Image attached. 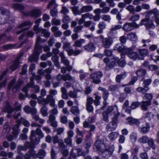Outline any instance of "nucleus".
Listing matches in <instances>:
<instances>
[{"label": "nucleus", "mask_w": 159, "mask_h": 159, "mask_svg": "<svg viewBox=\"0 0 159 159\" xmlns=\"http://www.w3.org/2000/svg\"><path fill=\"white\" fill-rule=\"evenodd\" d=\"M143 25L145 26L147 30H149L150 29H154L155 27V26L152 21L146 18L141 20L139 24H136L135 26L136 27L138 28L140 26Z\"/></svg>", "instance_id": "obj_7"}, {"label": "nucleus", "mask_w": 159, "mask_h": 159, "mask_svg": "<svg viewBox=\"0 0 159 159\" xmlns=\"http://www.w3.org/2000/svg\"><path fill=\"white\" fill-rule=\"evenodd\" d=\"M140 105V103L138 102H134L132 103L130 108L132 109H135Z\"/></svg>", "instance_id": "obj_60"}, {"label": "nucleus", "mask_w": 159, "mask_h": 159, "mask_svg": "<svg viewBox=\"0 0 159 159\" xmlns=\"http://www.w3.org/2000/svg\"><path fill=\"white\" fill-rule=\"evenodd\" d=\"M126 9L129 11L130 14H134L135 13V9L132 5H129L126 7Z\"/></svg>", "instance_id": "obj_55"}, {"label": "nucleus", "mask_w": 159, "mask_h": 159, "mask_svg": "<svg viewBox=\"0 0 159 159\" xmlns=\"http://www.w3.org/2000/svg\"><path fill=\"white\" fill-rule=\"evenodd\" d=\"M152 81L151 78L144 80L143 83V87H149L148 86L151 84Z\"/></svg>", "instance_id": "obj_50"}, {"label": "nucleus", "mask_w": 159, "mask_h": 159, "mask_svg": "<svg viewBox=\"0 0 159 159\" xmlns=\"http://www.w3.org/2000/svg\"><path fill=\"white\" fill-rule=\"evenodd\" d=\"M127 94L125 93H120L119 98V102H123Z\"/></svg>", "instance_id": "obj_63"}, {"label": "nucleus", "mask_w": 159, "mask_h": 159, "mask_svg": "<svg viewBox=\"0 0 159 159\" xmlns=\"http://www.w3.org/2000/svg\"><path fill=\"white\" fill-rule=\"evenodd\" d=\"M126 77V75L125 73L121 74L119 75H117L116 78V80L117 82L120 83L122 79H124Z\"/></svg>", "instance_id": "obj_47"}, {"label": "nucleus", "mask_w": 159, "mask_h": 159, "mask_svg": "<svg viewBox=\"0 0 159 159\" xmlns=\"http://www.w3.org/2000/svg\"><path fill=\"white\" fill-rule=\"evenodd\" d=\"M23 81L21 80H19L17 83L15 85L13 88L12 90L13 92L15 93L18 91L20 87L23 84Z\"/></svg>", "instance_id": "obj_39"}, {"label": "nucleus", "mask_w": 159, "mask_h": 159, "mask_svg": "<svg viewBox=\"0 0 159 159\" xmlns=\"http://www.w3.org/2000/svg\"><path fill=\"white\" fill-rule=\"evenodd\" d=\"M52 60L56 66L58 68H60L61 66L59 62V57L57 55H54L52 56Z\"/></svg>", "instance_id": "obj_31"}, {"label": "nucleus", "mask_w": 159, "mask_h": 159, "mask_svg": "<svg viewBox=\"0 0 159 159\" xmlns=\"http://www.w3.org/2000/svg\"><path fill=\"white\" fill-rule=\"evenodd\" d=\"M102 19L105 21H108V22H110L111 17L109 15H103L101 16Z\"/></svg>", "instance_id": "obj_57"}, {"label": "nucleus", "mask_w": 159, "mask_h": 159, "mask_svg": "<svg viewBox=\"0 0 159 159\" xmlns=\"http://www.w3.org/2000/svg\"><path fill=\"white\" fill-rule=\"evenodd\" d=\"M44 134L41 129L37 128L35 130H32L31 131L30 139L34 144H37L40 142V139L44 137Z\"/></svg>", "instance_id": "obj_2"}, {"label": "nucleus", "mask_w": 159, "mask_h": 159, "mask_svg": "<svg viewBox=\"0 0 159 159\" xmlns=\"http://www.w3.org/2000/svg\"><path fill=\"white\" fill-rule=\"evenodd\" d=\"M85 41L84 39H81L75 41L74 44L73 45V46L81 47L82 44L85 43Z\"/></svg>", "instance_id": "obj_36"}, {"label": "nucleus", "mask_w": 159, "mask_h": 159, "mask_svg": "<svg viewBox=\"0 0 159 159\" xmlns=\"http://www.w3.org/2000/svg\"><path fill=\"white\" fill-rule=\"evenodd\" d=\"M135 74L139 77H143L147 74V70L143 69H139L136 71Z\"/></svg>", "instance_id": "obj_28"}, {"label": "nucleus", "mask_w": 159, "mask_h": 159, "mask_svg": "<svg viewBox=\"0 0 159 159\" xmlns=\"http://www.w3.org/2000/svg\"><path fill=\"white\" fill-rule=\"evenodd\" d=\"M33 85V84L32 83L28 84L25 86L22 89V91L23 92L25 93L26 96L29 98H31L34 99H36L37 98L36 95L34 94H32L30 96H29L28 93V89L32 87Z\"/></svg>", "instance_id": "obj_18"}, {"label": "nucleus", "mask_w": 159, "mask_h": 159, "mask_svg": "<svg viewBox=\"0 0 159 159\" xmlns=\"http://www.w3.org/2000/svg\"><path fill=\"white\" fill-rule=\"evenodd\" d=\"M128 123L131 125H136L139 126L140 124V121L137 119H134L132 117H129L127 118Z\"/></svg>", "instance_id": "obj_26"}, {"label": "nucleus", "mask_w": 159, "mask_h": 159, "mask_svg": "<svg viewBox=\"0 0 159 159\" xmlns=\"http://www.w3.org/2000/svg\"><path fill=\"white\" fill-rule=\"evenodd\" d=\"M119 89V86L115 85H111L108 88L109 90L112 92V93H114L118 91Z\"/></svg>", "instance_id": "obj_37"}, {"label": "nucleus", "mask_w": 159, "mask_h": 159, "mask_svg": "<svg viewBox=\"0 0 159 159\" xmlns=\"http://www.w3.org/2000/svg\"><path fill=\"white\" fill-rule=\"evenodd\" d=\"M59 55L61 57V63H63L66 66L70 64V62L66 58L63 52H60Z\"/></svg>", "instance_id": "obj_27"}, {"label": "nucleus", "mask_w": 159, "mask_h": 159, "mask_svg": "<svg viewBox=\"0 0 159 159\" xmlns=\"http://www.w3.org/2000/svg\"><path fill=\"white\" fill-rule=\"evenodd\" d=\"M40 111L43 116L45 117L48 116L47 108L45 106H44L41 109Z\"/></svg>", "instance_id": "obj_53"}, {"label": "nucleus", "mask_w": 159, "mask_h": 159, "mask_svg": "<svg viewBox=\"0 0 159 159\" xmlns=\"http://www.w3.org/2000/svg\"><path fill=\"white\" fill-rule=\"evenodd\" d=\"M135 48V46L134 45L131 47L127 48L125 51V53L129 57L133 60H143V57H140L138 52L134 51Z\"/></svg>", "instance_id": "obj_4"}, {"label": "nucleus", "mask_w": 159, "mask_h": 159, "mask_svg": "<svg viewBox=\"0 0 159 159\" xmlns=\"http://www.w3.org/2000/svg\"><path fill=\"white\" fill-rule=\"evenodd\" d=\"M116 110H117V108L118 109L117 107V106H116ZM114 110V108L112 106H110L108 107L107 108V110L106 111H105L106 112H107V113L108 114H110L112 113L114 114H114L113 113L114 112H115L116 113H117V110H116V111H113V110Z\"/></svg>", "instance_id": "obj_54"}, {"label": "nucleus", "mask_w": 159, "mask_h": 159, "mask_svg": "<svg viewBox=\"0 0 159 159\" xmlns=\"http://www.w3.org/2000/svg\"><path fill=\"white\" fill-rule=\"evenodd\" d=\"M147 16L150 17L154 16L156 18H158L159 17V11L157 9L155 8L149 11L147 14Z\"/></svg>", "instance_id": "obj_24"}, {"label": "nucleus", "mask_w": 159, "mask_h": 159, "mask_svg": "<svg viewBox=\"0 0 159 159\" xmlns=\"http://www.w3.org/2000/svg\"><path fill=\"white\" fill-rule=\"evenodd\" d=\"M55 100L52 96L50 95H48L47 96L46 98L45 99V105L49 103L50 105L54 107L55 106Z\"/></svg>", "instance_id": "obj_21"}, {"label": "nucleus", "mask_w": 159, "mask_h": 159, "mask_svg": "<svg viewBox=\"0 0 159 159\" xmlns=\"http://www.w3.org/2000/svg\"><path fill=\"white\" fill-rule=\"evenodd\" d=\"M64 142L67 145H69L70 146H72V141L71 138L68 137L64 139Z\"/></svg>", "instance_id": "obj_64"}, {"label": "nucleus", "mask_w": 159, "mask_h": 159, "mask_svg": "<svg viewBox=\"0 0 159 159\" xmlns=\"http://www.w3.org/2000/svg\"><path fill=\"white\" fill-rule=\"evenodd\" d=\"M71 9L73 14L75 15H80L81 14V11L79 10V7L77 6H75L71 7Z\"/></svg>", "instance_id": "obj_42"}, {"label": "nucleus", "mask_w": 159, "mask_h": 159, "mask_svg": "<svg viewBox=\"0 0 159 159\" xmlns=\"http://www.w3.org/2000/svg\"><path fill=\"white\" fill-rule=\"evenodd\" d=\"M34 35V33L32 31H29L25 33H23L22 35L20 37V39H22L24 37L26 36L30 38H32Z\"/></svg>", "instance_id": "obj_34"}, {"label": "nucleus", "mask_w": 159, "mask_h": 159, "mask_svg": "<svg viewBox=\"0 0 159 159\" xmlns=\"http://www.w3.org/2000/svg\"><path fill=\"white\" fill-rule=\"evenodd\" d=\"M33 25V23L30 20L25 21L19 25V27L22 30L16 32L17 34H19L22 31L29 29Z\"/></svg>", "instance_id": "obj_12"}, {"label": "nucleus", "mask_w": 159, "mask_h": 159, "mask_svg": "<svg viewBox=\"0 0 159 159\" xmlns=\"http://www.w3.org/2000/svg\"><path fill=\"white\" fill-rule=\"evenodd\" d=\"M153 113L150 112H147L144 115V117L146 121H150L154 117Z\"/></svg>", "instance_id": "obj_33"}, {"label": "nucleus", "mask_w": 159, "mask_h": 159, "mask_svg": "<svg viewBox=\"0 0 159 159\" xmlns=\"http://www.w3.org/2000/svg\"><path fill=\"white\" fill-rule=\"evenodd\" d=\"M69 11V10L67 8L63 5H62V9L61 11V13L64 14V15H65L66 13H68Z\"/></svg>", "instance_id": "obj_62"}, {"label": "nucleus", "mask_w": 159, "mask_h": 159, "mask_svg": "<svg viewBox=\"0 0 159 159\" xmlns=\"http://www.w3.org/2000/svg\"><path fill=\"white\" fill-rule=\"evenodd\" d=\"M100 141L98 140L96 141L95 145L98 150L102 153L103 157L104 158H107L111 156L114 150V147L111 146L106 149H103L102 147L104 145L100 143Z\"/></svg>", "instance_id": "obj_3"}, {"label": "nucleus", "mask_w": 159, "mask_h": 159, "mask_svg": "<svg viewBox=\"0 0 159 159\" xmlns=\"http://www.w3.org/2000/svg\"><path fill=\"white\" fill-rule=\"evenodd\" d=\"M118 134L116 132H111L108 134V137L111 140H114L118 136Z\"/></svg>", "instance_id": "obj_43"}, {"label": "nucleus", "mask_w": 159, "mask_h": 159, "mask_svg": "<svg viewBox=\"0 0 159 159\" xmlns=\"http://www.w3.org/2000/svg\"><path fill=\"white\" fill-rule=\"evenodd\" d=\"M30 15L32 17H38L41 16V11L39 9H34L30 12Z\"/></svg>", "instance_id": "obj_30"}, {"label": "nucleus", "mask_w": 159, "mask_h": 159, "mask_svg": "<svg viewBox=\"0 0 159 159\" xmlns=\"http://www.w3.org/2000/svg\"><path fill=\"white\" fill-rule=\"evenodd\" d=\"M1 14H0V24L7 23L9 19L10 12L7 9L3 8H2L0 10Z\"/></svg>", "instance_id": "obj_8"}, {"label": "nucleus", "mask_w": 159, "mask_h": 159, "mask_svg": "<svg viewBox=\"0 0 159 159\" xmlns=\"http://www.w3.org/2000/svg\"><path fill=\"white\" fill-rule=\"evenodd\" d=\"M116 48L118 49V50L119 52H122L123 51H124L125 52V51L126 48H125L124 47V46H122V44H118L116 45Z\"/></svg>", "instance_id": "obj_61"}, {"label": "nucleus", "mask_w": 159, "mask_h": 159, "mask_svg": "<svg viewBox=\"0 0 159 159\" xmlns=\"http://www.w3.org/2000/svg\"><path fill=\"white\" fill-rule=\"evenodd\" d=\"M139 52L140 55L143 57L146 56L149 54L148 50L146 49H142L139 50Z\"/></svg>", "instance_id": "obj_51"}, {"label": "nucleus", "mask_w": 159, "mask_h": 159, "mask_svg": "<svg viewBox=\"0 0 159 159\" xmlns=\"http://www.w3.org/2000/svg\"><path fill=\"white\" fill-rule=\"evenodd\" d=\"M151 104V101H143L140 102L141 109L143 111H147L148 109V107Z\"/></svg>", "instance_id": "obj_23"}, {"label": "nucleus", "mask_w": 159, "mask_h": 159, "mask_svg": "<svg viewBox=\"0 0 159 159\" xmlns=\"http://www.w3.org/2000/svg\"><path fill=\"white\" fill-rule=\"evenodd\" d=\"M22 55V53H20L15 60L13 64L11 67V69L12 71H14L19 67V65L20 64L19 61Z\"/></svg>", "instance_id": "obj_19"}, {"label": "nucleus", "mask_w": 159, "mask_h": 159, "mask_svg": "<svg viewBox=\"0 0 159 159\" xmlns=\"http://www.w3.org/2000/svg\"><path fill=\"white\" fill-rule=\"evenodd\" d=\"M117 113L114 112V116L112 118L111 122L108 124L106 126V129L107 131H112L115 130L117 126V124L118 122V117L120 116V113L118 111L117 108Z\"/></svg>", "instance_id": "obj_5"}, {"label": "nucleus", "mask_w": 159, "mask_h": 159, "mask_svg": "<svg viewBox=\"0 0 159 159\" xmlns=\"http://www.w3.org/2000/svg\"><path fill=\"white\" fill-rule=\"evenodd\" d=\"M33 29L37 34L41 32V36H42L48 38L50 36V33L48 30L43 29L42 27H39L38 25H35L34 26Z\"/></svg>", "instance_id": "obj_9"}, {"label": "nucleus", "mask_w": 159, "mask_h": 159, "mask_svg": "<svg viewBox=\"0 0 159 159\" xmlns=\"http://www.w3.org/2000/svg\"><path fill=\"white\" fill-rule=\"evenodd\" d=\"M33 118L36 121H38L39 123L42 125L45 122L44 120L40 118L37 115H35L33 116Z\"/></svg>", "instance_id": "obj_52"}, {"label": "nucleus", "mask_w": 159, "mask_h": 159, "mask_svg": "<svg viewBox=\"0 0 159 159\" xmlns=\"http://www.w3.org/2000/svg\"><path fill=\"white\" fill-rule=\"evenodd\" d=\"M98 89L102 92V97L103 99L107 100L109 94L108 90L100 86L98 88Z\"/></svg>", "instance_id": "obj_25"}, {"label": "nucleus", "mask_w": 159, "mask_h": 159, "mask_svg": "<svg viewBox=\"0 0 159 159\" xmlns=\"http://www.w3.org/2000/svg\"><path fill=\"white\" fill-rule=\"evenodd\" d=\"M95 99L93 101V98L90 97V104L94 102V103L96 106L99 105L100 103L99 100L101 99V97L98 95H95Z\"/></svg>", "instance_id": "obj_32"}, {"label": "nucleus", "mask_w": 159, "mask_h": 159, "mask_svg": "<svg viewBox=\"0 0 159 159\" xmlns=\"http://www.w3.org/2000/svg\"><path fill=\"white\" fill-rule=\"evenodd\" d=\"M102 74L100 71H98L91 74L90 77L93 79V82L95 84H98L101 82V78Z\"/></svg>", "instance_id": "obj_14"}, {"label": "nucleus", "mask_w": 159, "mask_h": 159, "mask_svg": "<svg viewBox=\"0 0 159 159\" xmlns=\"http://www.w3.org/2000/svg\"><path fill=\"white\" fill-rule=\"evenodd\" d=\"M149 89V87H139L136 89L137 92L141 93L144 94L146 92L148 91Z\"/></svg>", "instance_id": "obj_38"}, {"label": "nucleus", "mask_w": 159, "mask_h": 159, "mask_svg": "<svg viewBox=\"0 0 159 159\" xmlns=\"http://www.w3.org/2000/svg\"><path fill=\"white\" fill-rule=\"evenodd\" d=\"M127 38L130 40L135 42L137 40V37L135 33L130 32L127 35Z\"/></svg>", "instance_id": "obj_35"}, {"label": "nucleus", "mask_w": 159, "mask_h": 159, "mask_svg": "<svg viewBox=\"0 0 159 159\" xmlns=\"http://www.w3.org/2000/svg\"><path fill=\"white\" fill-rule=\"evenodd\" d=\"M35 66L34 64H32L30 67L29 73L32 74V76L30 78V81L32 82L34 79H35L38 80L37 82L39 83L41 82V77L39 75H35L34 73H33V70L35 69Z\"/></svg>", "instance_id": "obj_16"}, {"label": "nucleus", "mask_w": 159, "mask_h": 159, "mask_svg": "<svg viewBox=\"0 0 159 159\" xmlns=\"http://www.w3.org/2000/svg\"><path fill=\"white\" fill-rule=\"evenodd\" d=\"M75 152H76L77 156L78 157L80 156H84L87 154L86 152H82L81 149L80 148H74L71 150V156H72V157L74 158H75L76 157Z\"/></svg>", "instance_id": "obj_15"}, {"label": "nucleus", "mask_w": 159, "mask_h": 159, "mask_svg": "<svg viewBox=\"0 0 159 159\" xmlns=\"http://www.w3.org/2000/svg\"><path fill=\"white\" fill-rule=\"evenodd\" d=\"M46 42L45 39H42L39 36L37 37L34 51L33 54L30 55L29 58V60L30 62H36L38 59L39 55L42 52V47L39 43H45Z\"/></svg>", "instance_id": "obj_1"}, {"label": "nucleus", "mask_w": 159, "mask_h": 159, "mask_svg": "<svg viewBox=\"0 0 159 159\" xmlns=\"http://www.w3.org/2000/svg\"><path fill=\"white\" fill-rule=\"evenodd\" d=\"M150 127V125L148 123H146L145 126L139 128L140 132L142 134L147 133L149 130Z\"/></svg>", "instance_id": "obj_29"}, {"label": "nucleus", "mask_w": 159, "mask_h": 159, "mask_svg": "<svg viewBox=\"0 0 159 159\" xmlns=\"http://www.w3.org/2000/svg\"><path fill=\"white\" fill-rule=\"evenodd\" d=\"M18 104V102H16L14 104V106L15 107L13 108L11 106L8 102L7 101L6 102L4 103L2 111L7 112L9 114H10L15 110L16 111H19L21 109V105L17 106Z\"/></svg>", "instance_id": "obj_6"}, {"label": "nucleus", "mask_w": 159, "mask_h": 159, "mask_svg": "<svg viewBox=\"0 0 159 159\" xmlns=\"http://www.w3.org/2000/svg\"><path fill=\"white\" fill-rule=\"evenodd\" d=\"M64 81H66V80H70L71 81H74V77H72L70 74H67L66 75H64Z\"/></svg>", "instance_id": "obj_49"}, {"label": "nucleus", "mask_w": 159, "mask_h": 159, "mask_svg": "<svg viewBox=\"0 0 159 159\" xmlns=\"http://www.w3.org/2000/svg\"><path fill=\"white\" fill-rule=\"evenodd\" d=\"M30 154L34 158L37 157L40 158H43L46 154L45 151L43 149H40L37 154L36 153V152L34 150L31 149L30 151Z\"/></svg>", "instance_id": "obj_11"}, {"label": "nucleus", "mask_w": 159, "mask_h": 159, "mask_svg": "<svg viewBox=\"0 0 159 159\" xmlns=\"http://www.w3.org/2000/svg\"><path fill=\"white\" fill-rule=\"evenodd\" d=\"M20 124V121L19 120H17L16 121V124L14 125L13 128V134L15 136V138H17L19 133L20 130L19 127Z\"/></svg>", "instance_id": "obj_22"}, {"label": "nucleus", "mask_w": 159, "mask_h": 159, "mask_svg": "<svg viewBox=\"0 0 159 159\" xmlns=\"http://www.w3.org/2000/svg\"><path fill=\"white\" fill-rule=\"evenodd\" d=\"M70 111L71 113L75 116H77L80 113L79 110L77 106H74L71 108Z\"/></svg>", "instance_id": "obj_41"}, {"label": "nucleus", "mask_w": 159, "mask_h": 159, "mask_svg": "<svg viewBox=\"0 0 159 159\" xmlns=\"http://www.w3.org/2000/svg\"><path fill=\"white\" fill-rule=\"evenodd\" d=\"M148 138L147 136H143L139 139L138 141L140 143H146L148 142Z\"/></svg>", "instance_id": "obj_44"}, {"label": "nucleus", "mask_w": 159, "mask_h": 159, "mask_svg": "<svg viewBox=\"0 0 159 159\" xmlns=\"http://www.w3.org/2000/svg\"><path fill=\"white\" fill-rule=\"evenodd\" d=\"M119 61V59L116 57H113L111 59L109 62V64H106L105 67V69L106 70H109L112 68L114 66H116Z\"/></svg>", "instance_id": "obj_13"}, {"label": "nucleus", "mask_w": 159, "mask_h": 159, "mask_svg": "<svg viewBox=\"0 0 159 159\" xmlns=\"http://www.w3.org/2000/svg\"><path fill=\"white\" fill-rule=\"evenodd\" d=\"M20 123H22L23 125L25 126L29 127L30 125V122L27 120L23 118H21L20 120Z\"/></svg>", "instance_id": "obj_58"}, {"label": "nucleus", "mask_w": 159, "mask_h": 159, "mask_svg": "<svg viewBox=\"0 0 159 159\" xmlns=\"http://www.w3.org/2000/svg\"><path fill=\"white\" fill-rule=\"evenodd\" d=\"M12 7L15 9L18 10L20 12H23L24 8V6L20 4H14Z\"/></svg>", "instance_id": "obj_40"}, {"label": "nucleus", "mask_w": 159, "mask_h": 159, "mask_svg": "<svg viewBox=\"0 0 159 159\" xmlns=\"http://www.w3.org/2000/svg\"><path fill=\"white\" fill-rule=\"evenodd\" d=\"M122 26L121 25H115L114 27L112 26L110 29V31L109 32V35L111 36H112L111 34L113 32V31L120 29L122 28Z\"/></svg>", "instance_id": "obj_45"}, {"label": "nucleus", "mask_w": 159, "mask_h": 159, "mask_svg": "<svg viewBox=\"0 0 159 159\" xmlns=\"http://www.w3.org/2000/svg\"><path fill=\"white\" fill-rule=\"evenodd\" d=\"M137 135L134 133H132L130 135V139L132 142H135L137 140Z\"/></svg>", "instance_id": "obj_59"}, {"label": "nucleus", "mask_w": 159, "mask_h": 159, "mask_svg": "<svg viewBox=\"0 0 159 159\" xmlns=\"http://www.w3.org/2000/svg\"><path fill=\"white\" fill-rule=\"evenodd\" d=\"M100 38L101 39L102 46L105 48H110L113 43V40L112 38H104L103 36H100Z\"/></svg>", "instance_id": "obj_10"}, {"label": "nucleus", "mask_w": 159, "mask_h": 159, "mask_svg": "<svg viewBox=\"0 0 159 159\" xmlns=\"http://www.w3.org/2000/svg\"><path fill=\"white\" fill-rule=\"evenodd\" d=\"M60 152L64 156H67L68 154V151L65 149L66 146L63 141L58 143Z\"/></svg>", "instance_id": "obj_20"}, {"label": "nucleus", "mask_w": 159, "mask_h": 159, "mask_svg": "<svg viewBox=\"0 0 159 159\" xmlns=\"http://www.w3.org/2000/svg\"><path fill=\"white\" fill-rule=\"evenodd\" d=\"M149 146L152 148L153 149L156 148V146L152 138H148L147 143Z\"/></svg>", "instance_id": "obj_48"}, {"label": "nucleus", "mask_w": 159, "mask_h": 159, "mask_svg": "<svg viewBox=\"0 0 159 159\" xmlns=\"http://www.w3.org/2000/svg\"><path fill=\"white\" fill-rule=\"evenodd\" d=\"M136 25V23L135 22H126L124 24L122 29L125 32L130 31L135 28H137L135 26Z\"/></svg>", "instance_id": "obj_17"}, {"label": "nucleus", "mask_w": 159, "mask_h": 159, "mask_svg": "<svg viewBox=\"0 0 159 159\" xmlns=\"http://www.w3.org/2000/svg\"><path fill=\"white\" fill-rule=\"evenodd\" d=\"M11 130L10 126L6 124L4 126V129L3 130V133H4V135H7Z\"/></svg>", "instance_id": "obj_46"}, {"label": "nucleus", "mask_w": 159, "mask_h": 159, "mask_svg": "<svg viewBox=\"0 0 159 159\" xmlns=\"http://www.w3.org/2000/svg\"><path fill=\"white\" fill-rule=\"evenodd\" d=\"M140 18V16L138 14H135L129 20L133 21V22H135L138 21Z\"/></svg>", "instance_id": "obj_56"}]
</instances>
